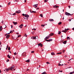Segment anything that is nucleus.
<instances>
[{
	"instance_id": "nucleus-56",
	"label": "nucleus",
	"mask_w": 74,
	"mask_h": 74,
	"mask_svg": "<svg viewBox=\"0 0 74 74\" xmlns=\"http://www.w3.org/2000/svg\"><path fill=\"white\" fill-rule=\"evenodd\" d=\"M23 18H24V19H27V18H25V17H24Z\"/></svg>"
},
{
	"instance_id": "nucleus-14",
	"label": "nucleus",
	"mask_w": 74,
	"mask_h": 74,
	"mask_svg": "<svg viewBox=\"0 0 74 74\" xmlns=\"http://www.w3.org/2000/svg\"><path fill=\"white\" fill-rule=\"evenodd\" d=\"M53 33H52L51 34V33H50L49 35V36L50 37H51V36H53Z\"/></svg>"
},
{
	"instance_id": "nucleus-37",
	"label": "nucleus",
	"mask_w": 74,
	"mask_h": 74,
	"mask_svg": "<svg viewBox=\"0 0 74 74\" xmlns=\"http://www.w3.org/2000/svg\"><path fill=\"white\" fill-rule=\"evenodd\" d=\"M21 35H18V38H19V37H21Z\"/></svg>"
},
{
	"instance_id": "nucleus-43",
	"label": "nucleus",
	"mask_w": 74,
	"mask_h": 74,
	"mask_svg": "<svg viewBox=\"0 0 74 74\" xmlns=\"http://www.w3.org/2000/svg\"><path fill=\"white\" fill-rule=\"evenodd\" d=\"M46 63L47 64H50V63H49V62H46Z\"/></svg>"
},
{
	"instance_id": "nucleus-57",
	"label": "nucleus",
	"mask_w": 74,
	"mask_h": 74,
	"mask_svg": "<svg viewBox=\"0 0 74 74\" xmlns=\"http://www.w3.org/2000/svg\"><path fill=\"white\" fill-rule=\"evenodd\" d=\"M29 69H27V71H29Z\"/></svg>"
},
{
	"instance_id": "nucleus-61",
	"label": "nucleus",
	"mask_w": 74,
	"mask_h": 74,
	"mask_svg": "<svg viewBox=\"0 0 74 74\" xmlns=\"http://www.w3.org/2000/svg\"><path fill=\"white\" fill-rule=\"evenodd\" d=\"M72 30H74V27L73 28Z\"/></svg>"
},
{
	"instance_id": "nucleus-1",
	"label": "nucleus",
	"mask_w": 74,
	"mask_h": 74,
	"mask_svg": "<svg viewBox=\"0 0 74 74\" xmlns=\"http://www.w3.org/2000/svg\"><path fill=\"white\" fill-rule=\"evenodd\" d=\"M65 14L66 15H67V16H69L70 15L71 16V15H73V14H70V13H68L67 12H65Z\"/></svg>"
},
{
	"instance_id": "nucleus-33",
	"label": "nucleus",
	"mask_w": 74,
	"mask_h": 74,
	"mask_svg": "<svg viewBox=\"0 0 74 74\" xmlns=\"http://www.w3.org/2000/svg\"><path fill=\"white\" fill-rule=\"evenodd\" d=\"M35 37H36V39H38V36H35Z\"/></svg>"
},
{
	"instance_id": "nucleus-40",
	"label": "nucleus",
	"mask_w": 74,
	"mask_h": 74,
	"mask_svg": "<svg viewBox=\"0 0 74 74\" xmlns=\"http://www.w3.org/2000/svg\"><path fill=\"white\" fill-rule=\"evenodd\" d=\"M9 60H9L8 59L6 61L7 62H9Z\"/></svg>"
},
{
	"instance_id": "nucleus-22",
	"label": "nucleus",
	"mask_w": 74,
	"mask_h": 74,
	"mask_svg": "<svg viewBox=\"0 0 74 74\" xmlns=\"http://www.w3.org/2000/svg\"><path fill=\"white\" fill-rule=\"evenodd\" d=\"M69 29H65L64 30L65 31H66V32H67V30H69Z\"/></svg>"
},
{
	"instance_id": "nucleus-19",
	"label": "nucleus",
	"mask_w": 74,
	"mask_h": 74,
	"mask_svg": "<svg viewBox=\"0 0 74 74\" xmlns=\"http://www.w3.org/2000/svg\"><path fill=\"white\" fill-rule=\"evenodd\" d=\"M67 43V41H64L63 42V43L64 44H66V43Z\"/></svg>"
},
{
	"instance_id": "nucleus-54",
	"label": "nucleus",
	"mask_w": 74,
	"mask_h": 74,
	"mask_svg": "<svg viewBox=\"0 0 74 74\" xmlns=\"http://www.w3.org/2000/svg\"><path fill=\"white\" fill-rule=\"evenodd\" d=\"M58 72H59V73H60V70H58Z\"/></svg>"
},
{
	"instance_id": "nucleus-42",
	"label": "nucleus",
	"mask_w": 74,
	"mask_h": 74,
	"mask_svg": "<svg viewBox=\"0 0 74 74\" xmlns=\"http://www.w3.org/2000/svg\"><path fill=\"white\" fill-rule=\"evenodd\" d=\"M71 68V66H69V67H68L67 68V69H70V68Z\"/></svg>"
},
{
	"instance_id": "nucleus-27",
	"label": "nucleus",
	"mask_w": 74,
	"mask_h": 74,
	"mask_svg": "<svg viewBox=\"0 0 74 74\" xmlns=\"http://www.w3.org/2000/svg\"><path fill=\"white\" fill-rule=\"evenodd\" d=\"M45 71L43 73H42L41 74H47V73H45Z\"/></svg>"
},
{
	"instance_id": "nucleus-11",
	"label": "nucleus",
	"mask_w": 74,
	"mask_h": 74,
	"mask_svg": "<svg viewBox=\"0 0 74 74\" xmlns=\"http://www.w3.org/2000/svg\"><path fill=\"white\" fill-rule=\"evenodd\" d=\"M23 24H21V25H19V27L20 28H22V27H23Z\"/></svg>"
},
{
	"instance_id": "nucleus-64",
	"label": "nucleus",
	"mask_w": 74,
	"mask_h": 74,
	"mask_svg": "<svg viewBox=\"0 0 74 74\" xmlns=\"http://www.w3.org/2000/svg\"><path fill=\"white\" fill-rule=\"evenodd\" d=\"M2 6L0 5V7H2Z\"/></svg>"
},
{
	"instance_id": "nucleus-41",
	"label": "nucleus",
	"mask_w": 74,
	"mask_h": 74,
	"mask_svg": "<svg viewBox=\"0 0 74 74\" xmlns=\"http://www.w3.org/2000/svg\"><path fill=\"white\" fill-rule=\"evenodd\" d=\"M13 15H16V13H14V14H12Z\"/></svg>"
},
{
	"instance_id": "nucleus-7",
	"label": "nucleus",
	"mask_w": 74,
	"mask_h": 74,
	"mask_svg": "<svg viewBox=\"0 0 74 74\" xmlns=\"http://www.w3.org/2000/svg\"><path fill=\"white\" fill-rule=\"evenodd\" d=\"M33 7H35V8H36V7H38V4H36L34 5H33Z\"/></svg>"
},
{
	"instance_id": "nucleus-4",
	"label": "nucleus",
	"mask_w": 74,
	"mask_h": 74,
	"mask_svg": "<svg viewBox=\"0 0 74 74\" xmlns=\"http://www.w3.org/2000/svg\"><path fill=\"white\" fill-rule=\"evenodd\" d=\"M21 10H18V11H16L15 13H17V14H19V13H21Z\"/></svg>"
},
{
	"instance_id": "nucleus-10",
	"label": "nucleus",
	"mask_w": 74,
	"mask_h": 74,
	"mask_svg": "<svg viewBox=\"0 0 74 74\" xmlns=\"http://www.w3.org/2000/svg\"><path fill=\"white\" fill-rule=\"evenodd\" d=\"M50 38V36H47L46 37V38H45L44 40H47V39H49V38Z\"/></svg>"
},
{
	"instance_id": "nucleus-58",
	"label": "nucleus",
	"mask_w": 74,
	"mask_h": 74,
	"mask_svg": "<svg viewBox=\"0 0 74 74\" xmlns=\"http://www.w3.org/2000/svg\"><path fill=\"white\" fill-rule=\"evenodd\" d=\"M67 56H64V57H65V58H66V57H67Z\"/></svg>"
},
{
	"instance_id": "nucleus-6",
	"label": "nucleus",
	"mask_w": 74,
	"mask_h": 74,
	"mask_svg": "<svg viewBox=\"0 0 74 74\" xmlns=\"http://www.w3.org/2000/svg\"><path fill=\"white\" fill-rule=\"evenodd\" d=\"M5 70H6V71H9V70H12L11 68L10 67L9 68L6 69Z\"/></svg>"
},
{
	"instance_id": "nucleus-15",
	"label": "nucleus",
	"mask_w": 74,
	"mask_h": 74,
	"mask_svg": "<svg viewBox=\"0 0 74 74\" xmlns=\"http://www.w3.org/2000/svg\"><path fill=\"white\" fill-rule=\"evenodd\" d=\"M53 8H58V5H55L54 6H53Z\"/></svg>"
},
{
	"instance_id": "nucleus-18",
	"label": "nucleus",
	"mask_w": 74,
	"mask_h": 74,
	"mask_svg": "<svg viewBox=\"0 0 74 74\" xmlns=\"http://www.w3.org/2000/svg\"><path fill=\"white\" fill-rule=\"evenodd\" d=\"M13 23L14 25H16V24H17V22H13Z\"/></svg>"
},
{
	"instance_id": "nucleus-38",
	"label": "nucleus",
	"mask_w": 74,
	"mask_h": 74,
	"mask_svg": "<svg viewBox=\"0 0 74 74\" xmlns=\"http://www.w3.org/2000/svg\"><path fill=\"white\" fill-rule=\"evenodd\" d=\"M58 66H61V64H60V63H59V64H58Z\"/></svg>"
},
{
	"instance_id": "nucleus-47",
	"label": "nucleus",
	"mask_w": 74,
	"mask_h": 74,
	"mask_svg": "<svg viewBox=\"0 0 74 74\" xmlns=\"http://www.w3.org/2000/svg\"><path fill=\"white\" fill-rule=\"evenodd\" d=\"M68 7H69V8H70L71 6H68Z\"/></svg>"
},
{
	"instance_id": "nucleus-44",
	"label": "nucleus",
	"mask_w": 74,
	"mask_h": 74,
	"mask_svg": "<svg viewBox=\"0 0 74 74\" xmlns=\"http://www.w3.org/2000/svg\"><path fill=\"white\" fill-rule=\"evenodd\" d=\"M22 15H23V16H25V15L24 14H22Z\"/></svg>"
},
{
	"instance_id": "nucleus-59",
	"label": "nucleus",
	"mask_w": 74,
	"mask_h": 74,
	"mask_svg": "<svg viewBox=\"0 0 74 74\" xmlns=\"http://www.w3.org/2000/svg\"><path fill=\"white\" fill-rule=\"evenodd\" d=\"M14 1H16V0H15Z\"/></svg>"
},
{
	"instance_id": "nucleus-17",
	"label": "nucleus",
	"mask_w": 74,
	"mask_h": 74,
	"mask_svg": "<svg viewBox=\"0 0 74 74\" xmlns=\"http://www.w3.org/2000/svg\"><path fill=\"white\" fill-rule=\"evenodd\" d=\"M25 62H28V63H29V62H30V59H29L27 60H26Z\"/></svg>"
},
{
	"instance_id": "nucleus-48",
	"label": "nucleus",
	"mask_w": 74,
	"mask_h": 74,
	"mask_svg": "<svg viewBox=\"0 0 74 74\" xmlns=\"http://www.w3.org/2000/svg\"><path fill=\"white\" fill-rule=\"evenodd\" d=\"M34 51H31V53H34Z\"/></svg>"
},
{
	"instance_id": "nucleus-20",
	"label": "nucleus",
	"mask_w": 74,
	"mask_h": 74,
	"mask_svg": "<svg viewBox=\"0 0 74 74\" xmlns=\"http://www.w3.org/2000/svg\"><path fill=\"white\" fill-rule=\"evenodd\" d=\"M51 55H55V53H54V52H52L51 53Z\"/></svg>"
},
{
	"instance_id": "nucleus-35",
	"label": "nucleus",
	"mask_w": 74,
	"mask_h": 74,
	"mask_svg": "<svg viewBox=\"0 0 74 74\" xmlns=\"http://www.w3.org/2000/svg\"><path fill=\"white\" fill-rule=\"evenodd\" d=\"M48 1L47 0H45L44 2L45 3H46V2H47Z\"/></svg>"
},
{
	"instance_id": "nucleus-31",
	"label": "nucleus",
	"mask_w": 74,
	"mask_h": 74,
	"mask_svg": "<svg viewBox=\"0 0 74 74\" xmlns=\"http://www.w3.org/2000/svg\"><path fill=\"white\" fill-rule=\"evenodd\" d=\"M57 54H60H60H62V52H60V53H57Z\"/></svg>"
},
{
	"instance_id": "nucleus-49",
	"label": "nucleus",
	"mask_w": 74,
	"mask_h": 74,
	"mask_svg": "<svg viewBox=\"0 0 74 74\" xmlns=\"http://www.w3.org/2000/svg\"><path fill=\"white\" fill-rule=\"evenodd\" d=\"M11 28H13V26H12V25H11Z\"/></svg>"
},
{
	"instance_id": "nucleus-29",
	"label": "nucleus",
	"mask_w": 74,
	"mask_h": 74,
	"mask_svg": "<svg viewBox=\"0 0 74 74\" xmlns=\"http://www.w3.org/2000/svg\"><path fill=\"white\" fill-rule=\"evenodd\" d=\"M67 40H70V37H67Z\"/></svg>"
},
{
	"instance_id": "nucleus-34",
	"label": "nucleus",
	"mask_w": 74,
	"mask_h": 74,
	"mask_svg": "<svg viewBox=\"0 0 74 74\" xmlns=\"http://www.w3.org/2000/svg\"><path fill=\"white\" fill-rule=\"evenodd\" d=\"M24 36H25V37H27V35H26V34H25V35H24Z\"/></svg>"
},
{
	"instance_id": "nucleus-9",
	"label": "nucleus",
	"mask_w": 74,
	"mask_h": 74,
	"mask_svg": "<svg viewBox=\"0 0 74 74\" xmlns=\"http://www.w3.org/2000/svg\"><path fill=\"white\" fill-rule=\"evenodd\" d=\"M30 11L31 13H36V11H32L31 10H30Z\"/></svg>"
},
{
	"instance_id": "nucleus-45",
	"label": "nucleus",
	"mask_w": 74,
	"mask_h": 74,
	"mask_svg": "<svg viewBox=\"0 0 74 74\" xmlns=\"http://www.w3.org/2000/svg\"><path fill=\"white\" fill-rule=\"evenodd\" d=\"M38 9H39V8H37L36 10H38Z\"/></svg>"
},
{
	"instance_id": "nucleus-5",
	"label": "nucleus",
	"mask_w": 74,
	"mask_h": 74,
	"mask_svg": "<svg viewBox=\"0 0 74 74\" xmlns=\"http://www.w3.org/2000/svg\"><path fill=\"white\" fill-rule=\"evenodd\" d=\"M25 18H27V19H28L29 17V15H28V14H25Z\"/></svg>"
},
{
	"instance_id": "nucleus-21",
	"label": "nucleus",
	"mask_w": 74,
	"mask_h": 74,
	"mask_svg": "<svg viewBox=\"0 0 74 74\" xmlns=\"http://www.w3.org/2000/svg\"><path fill=\"white\" fill-rule=\"evenodd\" d=\"M7 56L8 58H9V59H10L11 58V57H10V55H8Z\"/></svg>"
},
{
	"instance_id": "nucleus-46",
	"label": "nucleus",
	"mask_w": 74,
	"mask_h": 74,
	"mask_svg": "<svg viewBox=\"0 0 74 74\" xmlns=\"http://www.w3.org/2000/svg\"><path fill=\"white\" fill-rule=\"evenodd\" d=\"M10 3H11V2H10L9 3H8V5H10Z\"/></svg>"
},
{
	"instance_id": "nucleus-24",
	"label": "nucleus",
	"mask_w": 74,
	"mask_h": 74,
	"mask_svg": "<svg viewBox=\"0 0 74 74\" xmlns=\"http://www.w3.org/2000/svg\"><path fill=\"white\" fill-rule=\"evenodd\" d=\"M73 73H74V71H73L72 72L70 73L69 74H73Z\"/></svg>"
},
{
	"instance_id": "nucleus-51",
	"label": "nucleus",
	"mask_w": 74,
	"mask_h": 74,
	"mask_svg": "<svg viewBox=\"0 0 74 74\" xmlns=\"http://www.w3.org/2000/svg\"><path fill=\"white\" fill-rule=\"evenodd\" d=\"M69 21H71V19H69Z\"/></svg>"
},
{
	"instance_id": "nucleus-12",
	"label": "nucleus",
	"mask_w": 74,
	"mask_h": 74,
	"mask_svg": "<svg viewBox=\"0 0 74 74\" xmlns=\"http://www.w3.org/2000/svg\"><path fill=\"white\" fill-rule=\"evenodd\" d=\"M40 47H42V45L41 44V43H39L38 44V47H40Z\"/></svg>"
},
{
	"instance_id": "nucleus-55",
	"label": "nucleus",
	"mask_w": 74,
	"mask_h": 74,
	"mask_svg": "<svg viewBox=\"0 0 74 74\" xmlns=\"http://www.w3.org/2000/svg\"><path fill=\"white\" fill-rule=\"evenodd\" d=\"M9 52H10V53H11V52L10 51H9Z\"/></svg>"
},
{
	"instance_id": "nucleus-26",
	"label": "nucleus",
	"mask_w": 74,
	"mask_h": 74,
	"mask_svg": "<svg viewBox=\"0 0 74 74\" xmlns=\"http://www.w3.org/2000/svg\"><path fill=\"white\" fill-rule=\"evenodd\" d=\"M58 32V34H60V33H61V32H60V31H59Z\"/></svg>"
},
{
	"instance_id": "nucleus-3",
	"label": "nucleus",
	"mask_w": 74,
	"mask_h": 74,
	"mask_svg": "<svg viewBox=\"0 0 74 74\" xmlns=\"http://www.w3.org/2000/svg\"><path fill=\"white\" fill-rule=\"evenodd\" d=\"M46 41H48V42H49L50 41H52V39H49V40H45Z\"/></svg>"
},
{
	"instance_id": "nucleus-36",
	"label": "nucleus",
	"mask_w": 74,
	"mask_h": 74,
	"mask_svg": "<svg viewBox=\"0 0 74 74\" xmlns=\"http://www.w3.org/2000/svg\"><path fill=\"white\" fill-rule=\"evenodd\" d=\"M16 55H17V53H16V52L14 53V55L15 56Z\"/></svg>"
},
{
	"instance_id": "nucleus-52",
	"label": "nucleus",
	"mask_w": 74,
	"mask_h": 74,
	"mask_svg": "<svg viewBox=\"0 0 74 74\" xmlns=\"http://www.w3.org/2000/svg\"><path fill=\"white\" fill-rule=\"evenodd\" d=\"M3 21H2V22H1L2 23H3Z\"/></svg>"
},
{
	"instance_id": "nucleus-23",
	"label": "nucleus",
	"mask_w": 74,
	"mask_h": 74,
	"mask_svg": "<svg viewBox=\"0 0 74 74\" xmlns=\"http://www.w3.org/2000/svg\"><path fill=\"white\" fill-rule=\"evenodd\" d=\"M1 28H2V26H1L0 27V31H1V30H2Z\"/></svg>"
},
{
	"instance_id": "nucleus-50",
	"label": "nucleus",
	"mask_w": 74,
	"mask_h": 74,
	"mask_svg": "<svg viewBox=\"0 0 74 74\" xmlns=\"http://www.w3.org/2000/svg\"><path fill=\"white\" fill-rule=\"evenodd\" d=\"M36 29H32V30H36Z\"/></svg>"
},
{
	"instance_id": "nucleus-63",
	"label": "nucleus",
	"mask_w": 74,
	"mask_h": 74,
	"mask_svg": "<svg viewBox=\"0 0 74 74\" xmlns=\"http://www.w3.org/2000/svg\"><path fill=\"white\" fill-rule=\"evenodd\" d=\"M16 34H18H18H19V33H17Z\"/></svg>"
},
{
	"instance_id": "nucleus-16",
	"label": "nucleus",
	"mask_w": 74,
	"mask_h": 74,
	"mask_svg": "<svg viewBox=\"0 0 74 74\" xmlns=\"http://www.w3.org/2000/svg\"><path fill=\"white\" fill-rule=\"evenodd\" d=\"M49 21L51 22H53V21H54V20L52 19H49Z\"/></svg>"
},
{
	"instance_id": "nucleus-30",
	"label": "nucleus",
	"mask_w": 74,
	"mask_h": 74,
	"mask_svg": "<svg viewBox=\"0 0 74 74\" xmlns=\"http://www.w3.org/2000/svg\"><path fill=\"white\" fill-rule=\"evenodd\" d=\"M10 47H8V49L9 50V51L10 50Z\"/></svg>"
},
{
	"instance_id": "nucleus-8",
	"label": "nucleus",
	"mask_w": 74,
	"mask_h": 74,
	"mask_svg": "<svg viewBox=\"0 0 74 74\" xmlns=\"http://www.w3.org/2000/svg\"><path fill=\"white\" fill-rule=\"evenodd\" d=\"M31 38V39L36 40V36H32Z\"/></svg>"
},
{
	"instance_id": "nucleus-28",
	"label": "nucleus",
	"mask_w": 74,
	"mask_h": 74,
	"mask_svg": "<svg viewBox=\"0 0 74 74\" xmlns=\"http://www.w3.org/2000/svg\"><path fill=\"white\" fill-rule=\"evenodd\" d=\"M40 16L41 17H42V18H43V16H42V14H40Z\"/></svg>"
},
{
	"instance_id": "nucleus-62",
	"label": "nucleus",
	"mask_w": 74,
	"mask_h": 74,
	"mask_svg": "<svg viewBox=\"0 0 74 74\" xmlns=\"http://www.w3.org/2000/svg\"><path fill=\"white\" fill-rule=\"evenodd\" d=\"M43 25H41V26L42 27V26H43Z\"/></svg>"
},
{
	"instance_id": "nucleus-39",
	"label": "nucleus",
	"mask_w": 74,
	"mask_h": 74,
	"mask_svg": "<svg viewBox=\"0 0 74 74\" xmlns=\"http://www.w3.org/2000/svg\"><path fill=\"white\" fill-rule=\"evenodd\" d=\"M1 45L0 46V50H1Z\"/></svg>"
},
{
	"instance_id": "nucleus-32",
	"label": "nucleus",
	"mask_w": 74,
	"mask_h": 74,
	"mask_svg": "<svg viewBox=\"0 0 74 74\" xmlns=\"http://www.w3.org/2000/svg\"><path fill=\"white\" fill-rule=\"evenodd\" d=\"M62 32H64V33H66V32H67V31H65L64 30H63L62 31Z\"/></svg>"
},
{
	"instance_id": "nucleus-53",
	"label": "nucleus",
	"mask_w": 74,
	"mask_h": 74,
	"mask_svg": "<svg viewBox=\"0 0 74 74\" xmlns=\"http://www.w3.org/2000/svg\"><path fill=\"white\" fill-rule=\"evenodd\" d=\"M12 31H10V33H11V32H12Z\"/></svg>"
},
{
	"instance_id": "nucleus-13",
	"label": "nucleus",
	"mask_w": 74,
	"mask_h": 74,
	"mask_svg": "<svg viewBox=\"0 0 74 74\" xmlns=\"http://www.w3.org/2000/svg\"><path fill=\"white\" fill-rule=\"evenodd\" d=\"M10 35H7L6 37V38L7 39H8V38H9L10 37Z\"/></svg>"
},
{
	"instance_id": "nucleus-25",
	"label": "nucleus",
	"mask_w": 74,
	"mask_h": 74,
	"mask_svg": "<svg viewBox=\"0 0 74 74\" xmlns=\"http://www.w3.org/2000/svg\"><path fill=\"white\" fill-rule=\"evenodd\" d=\"M62 24V22H60L58 23V25H60Z\"/></svg>"
},
{
	"instance_id": "nucleus-60",
	"label": "nucleus",
	"mask_w": 74,
	"mask_h": 74,
	"mask_svg": "<svg viewBox=\"0 0 74 74\" xmlns=\"http://www.w3.org/2000/svg\"><path fill=\"white\" fill-rule=\"evenodd\" d=\"M8 45H7V47L6 48H8Z\"/></svg>"
},
{
	"instance_id": "nucleus-2",
	"label": "nucleus",
	"mask_w": 74,
	"mask_h": 74,
	"mask_svg": "<svg viewBox=\"0 0 74 74\" xmlns=\"http://www.w3.org/2000/svg\"><path fill=\"white\" fill-rule=\"evenodd\" d=\"M15 66L13 65L12 66H11L10 67V69H12V70H12V71H13V70H12V69H14V68H15Z\"/></svg>"
}]
</instances>
